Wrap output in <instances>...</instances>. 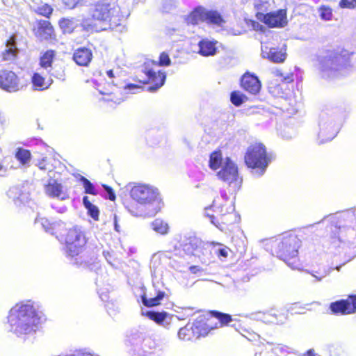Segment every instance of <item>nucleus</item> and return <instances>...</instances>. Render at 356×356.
I'll return each mask as SVG.
<instances>
[{
  "label": "nucleus",
  "instance_id": "nucleus-46",
  "mask_svg": "<svg viewBox=\"0 0 356 356\" xmlns=\"http://www.w3.org/2000/svg\"><path fill=\"white\" fill-rule=\"evenodd\" d=\"M62 1L65 6L70 9H73L79 6H83L86 4V0H62Z\"/></svg>",
  "mask_w": 356,
  "mask_h": 356
},
{
  "label": "nucleus",
  "instance_id": "nucleus-1",
  "mask_svg": "<svg viewBox=\"0 0 356 356\" xmlns=\"http://www.w3.org/2000/svg\"><path fill=\"white\" fill-rule=\"evenodd\" d=\"M40 323V314L31 301L16 304L8 315V330L23 339L35 334Z\"/></svg>",
  "mask_w": 356,
  "mask_h": 356
},
{
  "label": "nucleus",
  "instance_id": "nucleus-35",
  "mask_svg": "<svg viewBox=\"0 0 356 356\" xmlns=\"http://www.w3.org/2000/svg\"><path fill=\"white\" fill-rule=\"evenodd\" d=\"M151 227L156 233L160 234L161 235L167 234L169 229L168 224L160 218L155 219L151 223Z\"/></svg>",
  "mask_w": 356,
  "mask_h": 356
},
{
  "label": "nucleus",
  "instance_id": "nucleus-54",
  "mask_svg": "<svg viewBox=\"0 0 356 356\" xmlns=\"http://www.w3.org/2000/svg\"><path fill=\"white\" fill-rule=\"evenodd\" d=\"M262 319L264 321H266L268 323H278L279 322L277 321V318L275 316L271 315L270 314H263Z\"/></svg>",
  "mask_w": 356,
  "mask_h": 356
},
{
  "label": "nucleus",
  "instance_id": "nucleus-62",
  "mask_svg": "<svg viewBox=\"0 0 356 356\" xmlns=\"http://www.w3.org/2000/svg\"><path fill=\"white\" fill-rule=\"evenodd\" d=\"M281 135L284 138H286V139H290L293 137L292 134L287 135V134H284L282 133Z\"/></svg>",
  "mask_w": 356,
  "mask_h": 356
},
{
  "label": "nucleus",
  "instance_id": "nucleus-7",
  "mask_svg": "<svg viewBox=\"0 0 356 356\" xmlns=\"http://www.w3.org/2000/svg\"><path fill=\"white\" fill-rule=\"evenodd\" d=\"M245 162L248 168L254 170L253 173L257 177L264 174L270 163L266 147L261 143L250 146L245 155Z\"/></svg>",
  "mask_w": 356,
  "mask_h": 356
},
{
  "label": "nucleus",
  "instance_id": "nucleus-33",
  "mask_svg": "<svg viewBox=\"0 0 356 356\" xmlns=\"http://www.w3.org/2000/svg\"><path fill=\"white\" fill-rule=\"evenodd\" d=\"M35 223L40 224L45 230V232L50 233L51 234H54L57 227L60 225L59 222H51L48 219L45 218H36Z\"/></svg>",
  "mask_w": 356,
  "mask_h": 356
},
{
  "label": "nucleus",
  "instance_id": "nucleus-42",
  "mask_svg": "<svg viewBox=\"0 0 356 356\" xmlns=\"http://www.w3.org/2000/svg\"><path fill=\"white\" fill-rule=\"evenodd\" d=\"M51 159L44 157L42 160L39 161L35 165L40 170H46L50 172L54 170V166L51 163Z\"/></svg>",
  "mask_w": 356,
  "mask_h": 356
},
{
  "label": "nucleus",
  "instance_id": "nucleus-2",
  "mask_svg": "<svg viewBox=\"0 0 356 356\" xmlns=\"http://www.w3.org/2000/svg\"><path fill=\"white\" fill-rule=\"evenodd\" d=\"M212 316L206 319L198 317L193 323H188L178 332V337L182 340L189 341L207 335L215 328L227 325L232 321L230 315L218 312H213Z\"/></svg>",
  "mask_w": 356,
  "mask_h": 356
},
{
  "label": "nucleus",
  "instance_id": "nucleus-24",
  "mask_svg": "<svg viewBox=\"0 0 356 356\" xmlns=\"http://www.w3.org/2000/svg\"><path fill=\"white\" fill-rule=\"evenodd\" d=\"M54 33V29L51 23L47 20H41L38 22L35 35L41 40H49L51 38Z\"/></svg>",
  "mask_w": 356,
  "mask_h": 356
},
{
  "label": "nucleus",
  "instance_id": "nucleus-49",
  "mask_svg": "<svg viewBox=\"0 0 356 356\" xmlns=\"http://www.w3.org/2000/svg\"><path fill=\"white\" fill-rule=\"evenodd\" d=\"M339 6L341 8H354L356 7V0H341Z\"/></svg>",
  "mask_w": 356,
  "mask_h": 356
},
{
  "label": "nucleus",
  "instance_id": "nucleus-25",
  "mask_svg": "<svg viewBox=\"0 0 356 356\" xmlns=\"http://www.w3.org/2000/svg\"><path fill=\"white\" fill-rule=\"evenodd\" d=\"M206 15V8L199 6L195 8L188 15L185 17V22L187 25L197 24L200 22H204V17Z\"/></svg>",
  "mask_w": 356,
  "mask_h": 356
},
{
  "label": "nucleus",
  "instance_id": "nucleus-4",
  "mask_svg": "<svg viewBox=\"0 0 356 356\" xmlns=\"http://www.w3.org/2000/svg\"><path fill=\"white\" fill-rule=\"evenodd\" d=\"M351 67L350 55L346 51L341 54L327 51L319 58L318 69L322 76L326 79L343 75Z\"/></svg>",
  "mask_w": 356,
  "mask_h": 356
},
{
  "label": "nucleus",
  "instance_id": "nucleus-21",
  "mask_svg": "<svg viewBox=\"0 0 356 356\" xmlns=\"http://www.w3.org/2000/svg\"><path fill=\"white\" fill-rule=\"evenodd\" d=\"M216 40H210L207 38L201 40L198 42V53L203 56H212L217 53Z\"/></svg>",
  "mask_w": 356,
  "mask_h": 356
},
{
  "label": "nucleus",
  "instance_id": "nucleus-36",
  "mask_svg": "<svg viewBox=\"0 0 356 356\" xmlns=\"http://www.w3.org/2000/svg\"><path fill=\"white\" fill-rule=\"evenodd\" d=\"M165 293L158 291L155 297L147 298L146 296L142 297L143 303L147 307H154L160 304L161 300L163 298Z\"/></svg>",
  "mask_w": 356,
  "mask_h": 356
},
{
  "label": "nucleus",
  "instance_id": "nucleus-55",
  "mask_svg": "<svg viewBox=\"0 0 356 356\" xmlns=\"http://www.w3.org/2000/svg\"><path fill=\"white\" fill-rule=\"evenodd\" d=\"M275 75L277 77L282 78L283 80L286 82H291L293 81V75L291 74H287L286 76H283V74L280 70H276L275 72Z\"/></svg>",
  "mask_w": 356,
  "mask_h": 356
},
{
  "label": "nucleus",
  "instance_id": "nucleus-6",
  "mask_svg": "<svg viewBox=\"0 0 356 356\" xmlns=\"http://www.w3.org/2000/svg\"><path fill=\"white\" fill-rule=\"evenodd\" d=\"M170 63V58L165 52L161 54L159 63L154 60H147L144 63L143 72L147 76L148 82L152 84L147 88L148 91L155 92L163 86L166 74L159 70V66H169Z\"/></svg>",
  "mask_w": 356,
  "mask_h": 356
},
{
  "label": "nucleus",
  "instance_id": "nucleus-48",
  "mask_svg": "<svg viewBox=\"0 0 356 356\" xmlns=\"http://www.w3.org/2000/svg\"><path fill=\"white\" fill-rule=\"evenodd\" d=\"M241 334L250 341H257L259 338V336L257 333L247 330H244Z\"/></svg>",
  "mask_w": 356,
  "mask_h": 356
},
{
  "label": "nucleus",
  "instance_id": "nucleus-11",
  "mask_svg": "<svg viewBox=\"0 0 356 356\" xmlns=\"http://www.w3.org/2000/svg\"><path fill=\"white\" fill-rule=\"evenodd\" d=\"M338 230L337 240L342 245L343 249H348L346 253L349 254V260L356 257V229L350 226H335Z\"/></svg>",
  "mask_w": 356,
  "mask_h": 356
},
{
  "label": "nucleus",
  "instance_id": "nucleus-27",
  "mask_svg": "<svg viewBox=\"0 0 356 356\" xmlns=\"http://www.w3.org/2000/svg\"><path fill=\"white\" fill-rule=\"evenodd\" d=\"M18 53V49L16 47L15 40L11 37L7 41L6 49L2 53L3 59L6 61H13L15 59Z\"/></svg>",
  "mask_w": 356,
  "mask_h": 356
},
{
  "label": "nucleus",
  "instance_id": "nucleus-17",
  "mask_svg": "<svg viewBox=\"0 0 356 356\" xmlns=\"http://www.w3.org/2000/svg\"><path fill=\"white\" fill-rule=\"evenodd\" d=\"M0 87L10 92L17 91L19 86L16 74L12 71L0 70Z\"/></svg>",
  "mask_w": 356,
  "mask_h": 356
},
{
  "label": "nucleus",
  "instance_id": "nucleus-30",
  "mask_svg": "<svg viewBox=\"0 0 356 356\" xmlns=\"http://www.w3.org/2000/svg\"><path fill=\"white\" fill-rule=\"evenodd\" d=\"M264 346L265 347V350L267 351H271L273 354H275L276 356H284L286 353H289L291 352V348L281 345V344H276L274 345L270 343H267L266 344H264Z\"/></svg>",
  "mask_w": 356,
  "mask_h": 356
},
{
  "label": "nucleus",
  "instance_id": "nucleus-8",
  "mask_svg": "<svg viewBox=\"0 0 356 356\" xmlns=\"http://www.w3.org/2000/svg\"><path fill=\"white\" fill-rule=\"evenodd\" d=\"M92 17L96 20L108 22L110 26H117L124 15L118 5L103 1L95 6Z\"/></svg>",
  "mask_w": 356,
  "mask_h": 356
},
{
  "label": "nucleus",
  "instance_id": "nucleus-45",
  "mask_svg": "<svg viewBox=\"0 0 356 356\" xmlns=\"http://www.w3.org/2000/svg\"><path fill=\"white\" fill-rule=\"evenodd\" d=\"M80 181L82 182L85 193L92 195H96L97 191L93 186V184L86 178L81 176L80 178Z\"/></svg>",
  "mask_w": 356,
  "mask_h": 356
},
{
  "label": "nucleus",
  "instance_id": "nucleus-63",
  "mask_svg": "<svg viewBox=\"0 0 356 356\" xmlns=\"http://www.w3.org/2000/svg\"><path fill=\"white\" fill-rule=\"evenodd\" d=\"M106 74H107V75H108L110 78H113V77H114V74H113V70H108V71H107Z\"/></svg>",
  "mask_w": 356,
  "mask_h": 356
},
{
  "label": "nucleus",
  "instance_id": "nucleus-51",
  "mask_svg": "<svg viewBox=\"0 0 356 356\" xmlns=\"http://www.w3.org/2000/svg\"><path fill=\"white\" fill-rule=\"evenodd\" d=\"M214 251L219 258L225 259L228 256L229 249L227 248H218L215 249Z\"/></svg>",
  "mask_w": 356,
  "mask_h": 356
},
{
  "label": "nucleus",
  "instance_id": "nucleus-5",
  "mask_svg": "<svg viewBox=\"0 0 356 356\" xmlns=\"http://www.w3.org/2000/svg\"><path fill=\"white\" fill-rule=\"evenodd\" d=\"M301 241L294 234H286L273 241L272 248L278 257L284 260L291 268H295L294 262H289V259H294L298 252Z\"/></svg>",
  "mask_w": 356,
  "mask_h": 356
},
{
  "label": "nucleus",
  "instance_id": "nucleus-39",
  "mask_svg": "<svg viewBox=\"0 0 356 356\" xmlns=\"http://www.w3.org/2000/svg\"><path fill=\"white\" fill-rule=\"evenodd\" d=\"M253 5L255 10L257 11V18L259 13H264V12L268 10L270 6L268 0H254Z\"/></svg>",
  "mask_w": 356,
  "mask_h": 356
},
{
  "label": "nucleus",
  "instance_id": "nucleus-28",
  "mask_svg": "<svg viewBox=\"0 0 356 356\" xmlns=\"http://www.w3.org/2000/svg\"><path fill=\"white\" fill-rule=\"evenodd\" d=\"M145 338L142 332H133L128 336L127 344L131 347V350L135 354L136 349L142 344Z\"/></svg>",
  "mask_w": 356,
  "mask_h": 356
},
{
  "label": "nucleus",
  "instance_id": "nucleus-64",
  "mask_svg": "<svg viewBox=\"0 0 356 356\" xmlns=\"http://www.w3.org/2000/svg\"><path fill=\"white\" fill-rule=\"evenodd\" d=\"M341 216L344 218L345 216H350V217H353V213H350V212H348V213H346L342 214Z\"/></svg>",
  "mask_w": 356,
  "mask_h": 356
},
{
  "label": "nucleus",
  "instance_id": "nucleus-15",
  "mask_svg": "<svg viewBox=\"0 0 356 356\" xmlns=\"http://www.w3.org/2000/svg\"><path fill=\"white\" fill-rule=\"evenodd\" d=\"M261 56L264 58L268 59L269 60L280 63H283L286 58V52L285 45L281 48L269 47L266 44L261 43Z\"/></svg>",
  "mask_w": 356,
  "mask_h": 356
},
{
  "label": "nucleus",
  "instance_id": "nucleus-52",
  "mask_svg": "<svg viewBox=\"0 0 356 356\" xmlns=\"http://www.w3.org/2000/svg\"><path fill=\"white\" fill-rule=\"evenodd\" d=\"M124 89L131 91L132 93H136L142 90L143 87L140 85L129 83L125 86Z\"/></svg>",
  "mask_w": 356,
  "mask_h": 356
},
{
  "label": "nucleus",
  "instance_id": "nucleus-16",
  "mask_svg": "<svg viewBox=\"0 0 356 356\" xmlns=\"http://www.w3.org/2000/svg\"><path fill=\"white\" fill-rule=\"evenodd\" d=\"M330 309L334 314H350L356 312V295L350 296L346 300L331 303Z\"/></svg>",
  "mask_w": 356,
  "mask_h": 356
},
{
  "label": "nucleus",
  "instance_id": "nucleus-58",
  "mask_svg": "<svg viewBox=\"0 0 356 356\" xmlns=\"http://www.w3.org/2000/svg\"><path fill=\"white\" fill-rule=\"evenodd\" d=\"M198 270H200V268L197 266H192L190 267V271L192 273H195Z\"/></svg>",
  "mask_w": 356,
  "mask_h": 356
},
{
  "label": "nucleus",
  "instance_id": "nucleus-10",
  "mask_svg": "<svg viewBox=\"0 0 356 356\" xmlns=\"http://www.w3.org/2000/svg\"><path fill=\"white\" fill-rule=\"evenodd\" d=\"M86 240L81 228L74 227L68 230L65 236L66 251L69 257L78 256Z\"/></svg>",
  "mask_w": 356,
  "mask_h": 356
},
{
  "label": "nucleus",
  "instance_id": "nucleus-34",
  "mask_svg": "<svg viewBox=\"0 0 356 356\" xmlns=\"http://www.w3.org/2000/svg\"><path fill=\"white\" fill-rule=\"evenodd\" d=\"M15 157L22 165L29 166L31 159V154L26 149L17 148Z\"/></svg>",
  "mask_w": 356,
  "mask_h": 356
},
{
  "label": "nucleus",
  "instance_id": "nucleus-38",
  "mask_svg": "<svg viewBox=\"0 0 356 356\" xmlns=\"http://www.w3.org/2000/svg\"><path fill=\"white\" fill-rule=\"evenodd\" d=\"M193 254L198 257L202 264H207L210 261L211 250L209 248H197Z\"/></svg>",
  "mask_w": 356,
  "mask_h": 356
},
{
  "label": "nucleus",
  "instance_id": "nucleus-14",
  "mask_svg": "<svg viewBox=\"0 0 356 356\" xmlns=\"http://www.w3.org/2000/svg\"><path fill=\"white\" fill-rule=\"evenodd\" d=\"M258 19L264 20L266 24L271 27H283L287 24L286 13L284 10L267 14L259 13Z\"/></svg>",
  "mask_w": 356,
  "mask_h": 356
},
{
  "label": "nucleus",
  "instance_id": "nucleus-50",
  "mask_svg": "<svg viewBox=\"0 0 356 356\" xmlns=\"http://www.w3.org/2000/svg\"><path fill=\"white\" fill-rule=\"evenodd\" d=\"M88 214L95 220H97L99 217V209L94 204L87 209Z\"/></svg>",
  "mask_w": 356,
  "mask_h": 356
},
{
  "label": "nucleus",
  "instance_id": "nucleus-37",
  "mask_svg": "<svg viewBox=\"0 0 356 356\" xmlns=\"http://www.w3.org/2000/svg\"><path fill=\"white\" fill-rule=\"evenodd\" d=\"M59 26L65 33H70L76 26V23L73 18H63L59 21Z\"/></svg>",
  "mask_w": 356,
  "mask_h": 356
},
{
  "label": "nucleus",
  "instance_id": "nucleus-13",
  "mask_svg": "<svg viewBox=\"0 0 356 356\" xmlns=\"http://www.w3.org/2000/svg\"><path fill=\"white\" fill-rule=\"evenodd\" d=\"M227 195L225 192H222L220 197H217L213 199L212 204L206 207L204 209V215L209 217L211 220V222L218 227V222L215 221L216 217L213 213L219 214L222 216L227 213H232L234 211V208L232 205H229L224 208L227 204Z\"/></svg>",
  "mask_w": 356,
  "mask_h": 356
},
{
  "label": "nucleus",
  "instance_id": "nucleus-26",
  "mask_svg": "<svg viewBox=\"0 0 356 356\" xmlns=\"http://www.w3.org/2000/svg\"><path fill=\"white\" fill-rule=\"evenodd\" d=\"M45 193L51 197H57L60 200H65V195L62 192V186L55 180H50L44 187Z\"/></svg>",
  "mask_w": 356,
  "mask_h": 356
},
{
  "label": "nucleus",
  "instance_id": "nucleus-23",
  "mask_svg": "<svg viewBox=\"0 0 356 356\" xmlns=\"http://www.w3.org/2000/svg\"><path fill=\"white\" fill-rule=\"evenodd\" d=\"M92 58V51L86 47L77 49L73 55L76 63L81 66H87Z\"/></svg>",
  "mask_w": 356,
  "mask_h": 356
},
{
  "label": "nucleus",
  "instance_id": "nucleus-59",
  "mask_svg": "<svg viewBox=\"0 0 356 356\" xmlns=\"http://www.w3.org/2000/svg\"><path fill=\"white\" fill-rule=\"evenodd\" d=\"M6 172V168L0 163V176L3 175Z\"/></svg>",
  "mask_w": 356,
  "mask_h": 356
},
{
  "label": "nucleus",
  "instance_id": "nucleus-41",
  "mask_svg": "<svg viewBox=\"0 0 356 356\" xmlns=\"http://www.w3.org/2000/svg\"><path fill=\"white\" fill-rule=\"evenodd\" d=\"M246 99L245 95L238 91H234L231 93L230 100L236 106H241Z\"/></svg>",
  "mask_w": 356,
  "mask_h": 356
},
{
  "label": "nucleus",
  "instance_id": "nucleus-9",
  "mask_svg": "<svg viewBox=\"0 0 356 356\" xmlns=\"http://www.w3.org/2000/svg\"><path fill=\"white\" fill-rule=\"evenodd\" d=\"M218 177L229 184L233 191L238 190L242 183V178L238 173L236 165L228 157L225 158L221 170L217 173Z\"/></svg>",
  "mask_w": 356,
  "mask_h": 356
},
{
  "label": "nucleus",
  "instance_id": "nucleus-40",
  "mask_svg": "<svg viewBox=\"0 0 356 356\" xmlns=\"http://www.w3.org/2000/svg\"><path fill=\"white\" fill-rule=\"evenodd\" d=\"M19 193V189L17 187H13L9 189L8 191V196L10 198H12L15 202V204L17 205H19L21 203L24 202V195L22 194H19V196L16 195Z\"/></svg>",
  "mask_w": 356,
  "mask_h": 356
},
{
  "label": "nucleus",
  "instance_id": "nucleus-19",
  "mask_svg": "<svg viewBox=\"0 0 356 356\" xmlns=\"http://www.w3.org/2000/svg\"><path fill=\"white\" fill-rule=\"evenodd\" d=\"M204 16V22L216 29V31H220L223 29L225 20L218 11L206 9Z\"/></svg>",
  "mask_w": 356,
  "mask_h": 356
},
{
  "label": "nucleus",
  "instance_id": "nucleus-53",
  "mask_svg": "<svg viewBox=\"0 0 356 356\" xmlns=\"http://www.w3.org/2000/svg\"><path fill=\"white\" fill-rule=\"evenodd\" d=\"M175 6H176V3L174 1L166 0L163 3V8L164 11L169 12L172 10V8H174Z\"/></svg>",
  "mask_w": 356,
  "mask_h": 356
},
{
  "label": "nucleus",
  "instance_id": "nucleus-57",
  "mask_svg": "<svg viewBox=\"0 0 356 356\" xmlns=\"http://www.w3.org/2000/svg\"><path fill=\"white\" fill-rule=\"evenodd\" d=\"M83 203L86 209L90 207L92 205H93L88 200V197L87 196L83 197Z\"/></svg>",
  "mask_w": 356,
  "mask_h": 356
},
{
  "label": "nucleus",
  "instance_id": "nucleus-43",
  "mask_svg": "<svg viewBox=\"0 0 356 356\" xmlns=\"http://www.w3.org/2000/svg\"><path fill=\"white\" fill-rule=\"evenodd\" d=\"M319 16L321 19L325 21L331 20L332 17V11L330 7L325 6H321L318 8Z\"/></svg>",
  "mask_w": 356,
  "mask_h": 356
},
{
  "label": "nucleus",
  "instance_id": "nucleus-31",
  "mask_svg": "<svg viewBox=\"0 0 356 356\" xmlns=\"http://www.w3.org/2000/svg\"><path fill=\"white\" fill-rule=\"evenodd\" d=\"M144 314L149 318L157 323L158 324H161L164 326L165 325V324H168V322L167 321L168 314L167 312H156L154 311H147Z\"/></svg>",
  "mask_w": 356,
  "mask_h": 356
},
{
  "label": "nucleus",
  "instance_id": "nucleus-44",
  "mask_svg": "<svg viewBox=\"0 0 356 356\" xmlns=\"http://www.w3.org/2000/svg\"><path fill=\"white\" fill-rule=\"evenodd\" d=\"M52 11L53 8L47 3L39 5L35 8V12L37 13L46 17H49L50 15L52 13Z\"/></svg>",
  "mask_w": 356,
  "mask_h": 356
},
{
  "label": "nucleus",
  "instance_id": "nucleus-61",
  "mask_svg": "<svg viewBox=\"0 0 356 356\" xmlns=\"http://www.w3.org/2000/svg\"><path fill=\"white\" fill-rule=\"evenodd\" d=\"M307 356H320L318 354H316L314 351V350H309L307 352Z\"/></svg>",
  "mask_w": 356,
  "mask_h": 356
},
{
  "label": "nucleus",
  "instance_id": "nucleus-56",
  "mask_svg": "<svg viewBox=\"0 0 356 356\" xmlns=\"http://www.w3.org/2000/svg\"><path fill=\"white\" fill-rule=\"evenodd\" d=\"M104 187L107 192L108 199L111 200H114L115 199V195L113 190L107 186H104Z\"/></svg>",
  "mask_w": 356,
  "mask_h": 356
},
{
  "label": "nucleus",
  "instance_id": "nucleus-3",
  "mask_svg": "<svg viewBox=\"0 0 356 356\" xmlns=\"http://www.w3.org/2000/svg\"><path fill=\"white\" fill-rule=\"evenodd\" d=\"M131 197L141 205L147 206L149 211L143 212L134 206L127 207L129 212L134 216H155L161 209V198L158 190L152 186L138 184L130 191Z\"/></svg>",
  "mask_w": 356,
  "mask_h": 356
},
{
  "label": "nucleus",
  "instance_id": "nucleus-47",
  "mask_svg": "<svg viewBox=\"0 0 356 356\" xmlns=\"http://www.w3.org/2000/svg\"><path fill=\"white\" fill-rule=\"evenodd\" d=\"M309 273L314 277L315 282H320L321 281L324 277H325L327 275L330 273V270L327 269H323V270L319 271H314L309 272Z\"/></svg>",
  "mask_w": 356,
  "mask_h": 356
},
{
  "label": "nucleus",
  "instance_id": "nucleus-29",
  "mask_svg": "<svg viewBox=\"0 0 356 356\" xmlns=\"http://www.w3.org/2000/svg\"><path fill=\"white\" fill-rule=\"evenodd\" d=\"M155 348V343L149 337H145L142 344L136 349L135 355L138 356H147L152 353Z\"/></svg>",
  "mask_w": 356,
  "mask_h": 356
},
{
  "label": "nucleus",
  "instance_id": "nucleus-60",
  "mask_svg": "<svg viewBox=\"0 0 356 356\" xmlns=\"http://www.w3.org/2000/svg\"><path fill=\"white\" fill-rule=\"evenodd\" d=\"M114 226H115V229L117 232H120V230H119V225L118 224L117 216H114Z\"/></svg>",
  "mask_w": 356,
  "mask_h": 356
},
{
  "label": "nucleus",
  "instance_id": "nucleus-18",
  "mask_svg": "<svg viewBox=\"0 0 356 356\" xmlns=\"http://www.w3.org/2000/svg\"><path fill=\"white\" fill-rule=\"evenodd\" d=\"M241 86L245 91L256 95L259 92L261 86L257 76L247 72L242 76Z\"/></svg>",
  "mask_w": 356,
  "mask_h": 356
},
{
  "label": "nucleus",
  "instance_id": "nucleus-20",
  "mask_svg": "<svg viewBox=\"0 0 356 356\" xmlns=\"http://www.w3.org/2000/svg\"><path fill=\"white\" fill-rule=\"evenodd\" d=\"M56 52L53 50H47L40 56V66L43 70L46 71L47 74H49L55 77L63 79V74H54L52 71V62L55 58Z\"/></svg>",
  "mask_w": 356,
  "mask_h": 356
},
{
  "label": "nucleus",
  "instance_id": "nucleus-32",
  "mask_svg": "<svg viewBox=\"0 0 356 356\" xmlns=\"http://www.w3.org/2000/svg\"><path fill=\"white\" fill-rule=\"evenodd\" d=\"M225 159L222 158V153L220 151H216L211 154L209 159V167L213 170L222 168Z\"/></svg>",
  "mask_w": 356,
  "mask_h": 356
},
{
  "label": "nucleus",
  "instance_id": "nucleus-12",
  "mask_svg": "<svg viewBox=\"0 0 356 356\" xmlns=\"http://www.w3.org/2000/svg\"><path fill=\"white\" fill-rule=\"evenodd\" d=\"M318 126V138L321 139V143L333 139L339 129V125L336 123L334 118L327 113H322L320 115Z\"/></svg>",
  "mask_w": 356,
  "mask_h": 356
},
{
  "label": "nucleus",
  "instance_id": "nucleus-22",
  "mask_svg": "<svg viewBox=\"0 0 356 356\" xmlns=\"http://www.w3.org/2000/svg\"><path fill=\"white\" fill-rule=\"evenodd\" d=\"M51 75L47 77L44 72H35L32 76V83L36 90H43L47 89L52 83Z\"/></svg>",
  "mask_w": 356,
  "mask_h": 356
}]
</instances>
